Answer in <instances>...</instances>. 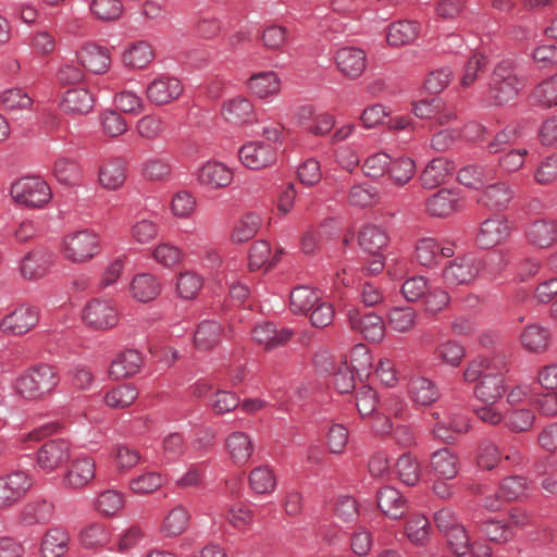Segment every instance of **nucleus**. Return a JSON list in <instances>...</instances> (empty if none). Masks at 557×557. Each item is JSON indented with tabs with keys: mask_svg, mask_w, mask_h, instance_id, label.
Masks as SVG:
<instances>
[{
	"mask_svg": "<svg viewBox=\"0 0 557 557\" xmlns=\"http://www.w3.org/2000/svg\"><path fill=\"white\" fill-rule=\"evenodd\" d=\"M59 384V375L51 364L40 363L29 368L15 381L16 393L27 399L37 400L50 394Z\"/></svg>",
	"mask_w": 557,
	"mask_h": 557,
	"instance_id": "f257e3e1",
	"label": "nucleus"
},
{
	"mask_svg": "<svg viewBox=\"0 0 557 557\" xmlns=\"http://www.w3.org/2000/svg\"><path fill=\"white\" fill-rule=\"evenodd\" d=\"M522 86L523 78L517 63L510 59L503 60L492 73L488 85L490 98L494 104H505L518 96Z\"/></svg>",
	"mask_w": 557,
	"mask_h": 557,
	"instance_id": "f03ea898",
	"label": "nucleus"
},
{
	"mask_svg": "<svg viewBox=\"0 0 557 557\" xmlns=\"http://www.w3.org/2000/svg\"><path fill=\"white\" fill-rule=\"evenodd\" d=\"M62 251L73 263L87 262L100 251L99 235L90 228L70 232L62 239Z\"/></svg>",
	"mask_w": 557,
	"mask_h": 557,
	"instance_id": "7ed1b4c3",
	"label": "nucleus"
},
{
	"mask_svg": "<svg viewBox=\"0 0 557 557\" xmlns=\"http://www.w3.org/2000/svg\"><path fill=\"white\" fill-rule=\"evenodd\" d=\"M484 264L482 259L471 253L458 256L444 268L443 282L448 287L469 285L483 271Z\"/></svg>",
	"mask_w": 557,
	"mask_h": 557,
	"instance_id": "20e7f679",
	"label": "nucleus"
},
{
	"mask_svg": "<svg viewBox=\"0 0 557 557\" xmlns=\"http://www.w3.org/2000/svg\"><path fill=\"white\" fill-rule=\"evenodd\" d=\"M10 194L14 201L28 208H41L52 197L49 185L37 176L20 178L12 184Z\"/></svg>",
	"mask_w": 557,
	"mask_h": 557,
	"instance_id": "39448f33",
	"label": "nucleus"
},
{
	"mask_svg": "<svg viewBox=\"0 0 557 557\" xmlns=\"http://www.w3.org/2000/svg\"><path fill=\"white\" fill-rule=\"evenodd\" d=\"M33 486L27 471L14 470L0 476V510L21 502Z\"/></svg>",
	"mask_w": 557,
	"mask_h": 557,
	"instance_id": "423d86ee",
	"label": "nucleus"
},
{
	"mask_svg": "<svg viewBox=\"0 0 557 557\" xmlns=\"http://www.w3.org/2000/svg\"><path fill=\"white\" fill-rule=\"evenodd\" d=\"M71 456V443L63 438H54L38 448L36 463L44 472L51 473L67 463Z\"/></svg>",
	"mask_w": 557,
	"mask_h": 557,
	"instance_id": "0eeeda50",
	"label": "nucleus"
},
{
	"mask_svg": "<svg viewBox=\"0 0 557 557\" xmlns=\"http://www.w3.org/2000/svg\"><path fill=\"white\" fill-rule=\"evenodd\" d=\"M194 177L201 187L209 190H219L232 184L234 172L221 161L208 160L195 170Z\"/></svg>",
	"mask_w": 557,
	"mask_h": 557,
	"instance_id": "6e6552de",
	"label": "nucleus"
},
{
	"mask_svg": "<svg viewBox=\"0 0 557 557\" xmlns=\"http://www.w3.org/2000/svg\"><path fill=\"white\" fill-rule=\"evenodd\" d=\"M39 321L37 308L21 305L0 320V331L10 336H22L34 329Z\"/></svg>",
	"mask_w": 557,
	"mask_h": 557,
	"instance_id": "1a4fd4ad",
	"label": "nucleus"
},
{
	"mask_svg": "<svg viewBox=\"0 0 557 557\" xmlns=\"http://www.w3.org/2000/svg\"><path fill=\"white\" fill-rule=\"evenodd\" d=\"M242 164L250 170H261L272 165L277 158L276 148L267 141L253 140L244 144L238 150Z\"/></svg>",
	"mask_w": 557,
	"mask_h": 557,
	"instance_id": "9d476101",
	"label": "nucleus"
},
{
	"mask_svg": "<svg viewBox=\"0 0 557 557\" xmlns=\"http://www.w3.org/2000/svg\"><path fill=\"white\" fill-rule=\"evenodd\" d=\"M84 322L95 330H109L117 325L119 313L116 308L106 300L92 299L83 311Z\"/></svg>",
	"mask_w": 557,
	"mask_h": 557,
	"instance_id": "9b49d317",
	"label": "nucleus"
},
{
	"mask_svg": "<svg viewBox=\"0 0 557 557\" xmlns=\"http://www.w3.org/2000/svg\"><path fill=\"white\" fill-rule=\"evenodd\" d=\"M96 476V461L92 457L82 455L72 460L63 474L62 484L70 490L86 487Z\"/></svg>",
	"mask_w": 557,
	"mask_h": 557,
	"instance_id": "f8f14e48",
	"label": "nucleus"
},
{
	"mask_svg": "<svg viewBox=\"0 0 557 557\" xmlns=\"http://www.w3.org/2000/svg\"><path fill=\"white\" fill-rule=\"evenodd\" d=\"M511 234V225L504 215H495L484 220L476 235L481 248H492L506 242Z\"/></svg>",
	"mask_w": 557,
	"mask_h": 557,
	"instance_id": "ddd939ff",
	"label": "nucleus"
},
{
	"mask_svg": "<svg viewBox=\"0 0 557 557\" xmlns=\"http://www.w3.org/2000/svg\"><path fill=\"white\" fill-rule=\"evenodd\" d=\"M183 90V84L178 78L160 75L147 85L146 96L153 104L163 106L176 100Z\"/></svg>",
	"mask_w": 557,
	"mask_h": 557,
	"instance_id": "4468645a",
	"label": "nucleus"
},
{
	"mask_svg": "<svg viewBox=\"0 0 557 557\" xmlns=\"http://www.w3.org/2000/svg\"><path fill=\"white\" fill-rule=\"evenodd\" d=\"M348 320L351 329L363 335L371 342H380L385 334V323L379 314L374 312L362 313L357 309L348 310Z\"/></svg>",
	"mask_w": 557,
	"mask_h": 557,
	"instance_id": "2eb2a0df",
	"label": "nucleus"
},
{
	"mask_svg": "<svg viewBox=\"0 0 557 557\" xmlns=\"http://www.w3.org/2000/svg\"><path fill=\"white\" fill-rule=\"evenodd\" d=\"M335 63L344 76L355 79L367 69V53L358 47H343L335 53Z\"/></svg>",
	"mask_w": 557,
	"mask_h": 557,
	"instance_id": "dca6fc26",
	"label": "nucleus"
},
{
	"mask_svg": "<svg viewBox=\"0 0 557 557\" xmlns=\"http://www.w3.org/2000/svg\"><path fill=\"white\" fill-rule=\"evenodd\" d=\"M52 265V256L45 250H32L20 261L18 271L21 276L27 281L44 278Z\"/></svg>",
	"mask_w": 557,
	"mask_h": 557,
	"instance_id": "f3484780",
	"label": "nucleus"
},
{
	"mask_svg": "<svg viewBox=\"0 0 557 557\" xmlns=\"http://www.w3.org/2000/svg\"><path fill=\"white\" fill-rule=\"evenodd\" d=\"M455 251L451 246H444L435 238L424 237L416 246V259L425 268H434L443 258H451Z\"/></svg>",
	"mask_w": 557,
	"mask_h": 557,
	"instance_id": "a211bd4d",
	"label": "nucleus"
},
{
	"mask_svg": "<svg viewBox=\"0 0 557 557\" xmlns=\"http://www.w3.org/2000/svg\"><path fill=\"white\" fill-rule=\"evenodd\" d=\"M252 338L264 349L271 350L281 347L289 342L294 332L290 329H276L272 322H261L253 326Z\"/></svg>",
	"mask_w": 557,
	"mask_h": 557,
	"instance_id": "6ab92c4d",
	"label": "nucleus"
},
{
	"mask_svg": "<svg viewBox=\"0 0 557 557\" xmlns=\"http://www.w3.org/2000/svg\"><path fill=\"white\" fill-rule=\"evenodd\" d=\"M247 89L259 99L271 100L281 91L282 82L275 71H264L252 74L247 83Z\"/></svg>",
	"mask_w": 557,
	"mask_h": 557,
	"instance_id": "aec40b11",
	"label": "nucleus"
},
{
	"mask_svg": "<svg viewBox=\"0 0 557 557\" xmlns=\"http://www.w3.org/2000/svg\"><path fill=\"white\" fill-rule=\"evenodd\" d=\"M224 447L232 461L237 466L248 463L255 451V445L250 434L244 431L230 433L225 437Z\"/></svg>",
	"mask_w": 557,
	"mask_h": 557,
	"instance_id": "412c9836",
	"label": "nucleus"
},
{
	"mask_svg": "<svg viewBox=\"0 0 557 557\" xmlns=\"http://www.w3.org/2000/svg\"><path fill=\"white\" fill-rule=\"evenodd\" d=\"M463 206L460 195L451 189L442 188L426 200V209L433 216L445 218L461 210Z\"/></svg>",
	"mask_w": 557,
	"mask_h": 557,
	"instance_id": "4be33fe9",
	"label": "nucleus"
},
{
	"mask_svg": "<svg viewBox=\"0 0 557 557\" xmlns=\"http://www.w3.org/2000/svg\"><path fill=\"white\" fill-rule=\"evenodd\" d=\"M75 55L81 66L91 73L101 74L110 67L108 50L96 44L84 45Z\"/></svg>",
	"mask_w": 557,
	"mask_h": 557,
	"instance_id": "5701e85b",
	"label": "nucleus"
},
{
	"mask_svg": "<svg viewBox=\"0 0 557 557\" xmlns=\"http://www.w3.org/2000/svg\"><path fill=\"white\" fill-rule=\"evenodd\" d=\"M70 533L60 525L49 528L40 541L41 557H63L70 548Z\"/></svg>",
	"mask_w": 557,
	"mask_h": 557,
	"instance_id": "b1692460",
	"label": "nucleus"
},
{
	"mask_svg": "<svg viewBox=\"0 0 557 557\" xmlns=\"http://www.w3.org/2000/svg\"><path fill=\"white\" fill-rule=\"evenodd\" d=\"M143 356L136 349H126L117 354L112 360L109 375L112 380H122L133 376L143 367Z\"/></svg>",
	"mask_w": 557,
	"mask_h": 557,
	"instance_id": "393cba45",
	"label": "nucleus"
},
{
	"mask_svg": "<svg viewBox=\"0 0 557 557\" xmlns=\"http://www.w3.org/2000/svg\"><path fill=\"white\" fill-rule=\"evenodd\" d=\"M94 106V95L83 87L66 90L60 101L61 110L74 115L88 114L92 110Z\"/></svg>",
	"mask_w": 557,
	"mask_h": 557,
	"instance_id": "a878e982",
	"label": "nucleus"
},
{
	"mask_svg": "<svg viewBox=\"0 0 557 557\" xmlns=\"http://www.w3.org/2000/svg\"><path fill=\"white\" fill-rule=\"evenodd\" d=\"M454 166L445 158L438 157L432 159L420 173L419 181L423 188L434 189L445 184L453 174Z\"/></svg>",
	"mask_w": 557,
	"mask_h": 557,
	"instance_id": "bb28decb",
	"label": "nucleus"
},
{
	"mask_svg": "<svg viewBox=\"0 0 557 557\" xmlns=\"http://www.w3.org/2000/svg\"><path fill=\"white\" fill-rule=\"evenodd\" d=\"M505 371H494L484 375V377L474 387L475 398L483 403H497L506 393L505 380L503 373Z\"/></svg>",
	"mask_w": 557,
	"mask_h": 557,
	"instance_id": "cd10ccee",
	"label": "nucleus"
},
{
	"mask_svg": "<svg viewBox=\"0 0 557 557\" xmlns=\"http://www.w3.org/2000/svg\"><path fill=\"white\" fill-rule=\"evenodd\" d=\"M528 242L545 249L557 242V221L541 219L529 225L525 232Z\"/></svg>",
	"mask_w": 557,
	"mask_h": 557,
	"instance_id": "c85d7f7f",
	"label": "nucleus"
},
{
	"mask_svg": "<svg viewBox=\"0 0 557 557\" xmlns=\"http://www.w3.org/2000/svg\"><path fill=\"white\" fill-rule=\"evenodd\" d=\"M432 472L444 480H453L459 472V458L449 448L435 450L430 458Z\"/></svg>",
	"mask_w": 557,
	"mask_h": 557,
	"instance_id": "c756f323",
	"label": "nucleus"
},
{
	"mask_svg": "<svg viewBox=\"0 0 557 557\" xmlns=\"http://www.w3.org/2000/svg\"><path fill=\"white\" fill-rule=\"evenodd\" d=\"M376 500L381 511L393 519L401 518L407 508V502L401 493L389 485L379 490Z\"/></svg>",
	"mask_w": 557,
	"mask_h": 557,
	"instance_id": "7c9ffc66",
	"label": "nucleus"
},
{
	"mask_svg": "<svg viewBox=\"0 0 557 557\" xmlns=\"http://www.w3.org/2000/svg\"><path fill=\"white\" fill-rule=\"evenodd\" d=\"M507 371V361L503 356H495L491 359L476 358L469 362L463 371V380L467 383L481 381L484 375L494 371Z\"/></svg>",
	"mask_w": 557,
	"mask_h": 557,
	"instance_id": "2f4dec72",
	"label": "nucleus"
},
{
	"mask_svg": "<svg viewBox=\"0 0 557 557\" xmlns=\"http://www.w3.org/2000/svg\"><path fill=\"white\" fill-rule=\"evenodd\" d=\"M99 184L108 190H116L126 181V165L122 159H110L100 166L98 173Z\"/></svg>",
	"mask_w": 557,
	"mask_h": 557,
	"instance_id": "473e14b6",
	"label": "nucleus"
},
{
	"mask_svg": "<svg viewBox=\"0 0 557 557\" xmlns=\"http://www.w3.org/2000/svg\"><path fill=\"white\" fill-rule=\"evenodd\" d=\"M515 197L513 189L505 182L490 184L479 198L483 206L494 209H506Z\"/></svg>",
	"mask_w": 557,
	"mask_h": 557,
	"instance_id": "72a5a7b5",
	"label": "nucleus"
},
{
	"mask_svg": "<svg viewBox=\"0 0 557 557\" xmlns=\"http://www.w3.org/2000/svg\"><path fill=\"white\" fill-rule=\"evenodd\" d=\"M54 505L46 499H34L25 504L20 512V520L25 525L44 524L51 520Z\"/></svg>",
	"mask_w": 557,
	"mask_h": 557,
	"instance_id": "f704fd0d",
	"label": "nucleus"
},
{
	"mask_svg": "<svg viewBox=\"0 0 557 557\" xmlns=\"http://www.w3.org/2000/svg\"><path fill=\"white\" fill-rule=\"evenodd\" d=\"M536 414L533 409L527 407L508 408L505 410L504 426L513 433H525L533 429Z\"/></svg>",
	"mask_w": 557,
	"mask_h": 557,
	"instance_id": "c9c22d12",
	"label": "nucleus"
},
{
	"mask_svg": "<svg viewBox=\"0 0 557 557\" xmlns=\"http://www.w3.org/2000/svg\"><path fill=\"white\" fill-rule=\"evenodd\" d=\"M358 242L363 251L377 256L386 247L388 236L381 226L368 224L359 232Z\"/></svg>",
	"mask_w": 557,
	"mask_h": 557,
	"instance_id": "e433bc0d",
	"label": "nucleus"
},
{
	"mask_svg": "<svg viewBox=\"0 0 557 557\" xmlns=\"http://www.w3.org/2000/svg\"><path fill=\"white\" fill-rule=\"evenodd\" d=\"M420 25L414 21H398L388 26L386 40L389 46L399 47L416 40Z\"/></svg>",
	"mask_w": 557,
	"mask_h": 557,
	"instance_id": "4c0bfd02",
	"label": "nucleus"
},
{
	"mask_svg": "<svg viewBox=\"0 0 557 557\" xmlns=\"http://www.w3.org/2000/svg\"><path fill=\"white\" fill-rule=\"evenodd\" d=\"M190 513L183 505H176L164 517L161 531L168 537L183 534L189 524Z\"/></svg>",
	"mask_w": 557,
	"mask_h": 557,
	"instance_id": "58836bf2",
	"label": "nucleus"
},
{
	"mask_svg": "<svg viewBox=\"0 0 557 557\" xmlns=\"http://www.w3.org/2000/svg\"><path fill=\"white\" fill-rule=\"evenodd\" d=\"M319 300L318 290L310 286L301 285L290 292L289 306L295 314H308Z\"/></svg>",
	"mask_w": 557,
	"mask_h": 557,
	"instance_id": "ea45409f",
	"label": "nucleus"
},
{
	"mask_svg": "<svg viewBox=\"0 0 557 557\" xmlns=\"http://www.w3.org/2000/svg\"><path fill=\"white\" fill-rule=\"evenodd\" d=\"M416 170L417 166L413 159L401 156L391 159L387 174L393 185L404 187L412 180Z\"/></svg>",
	"mask_w": 557,
	"mask_h": 557,
	"instance_id": "a19ab883",
	"label": "nucleus"
},
{
	"mask_svg": "<svg viewBox=\"0 0 557 557\" xmlns=\"http://www.w3.org/2000/svg\"><path fill=\"white\" fill-rule=\"evenodd\" d=\"M418 313L409 306H397L387 313L388 326L397 333H408L417 325Z\"/></svg>",
	"mask_w": 557,
	"mask_h": 557,
	"instance_id": "79ce46f5",
	"label": "nucleus"
},
{
	"mask_svg": "<svg viewBox=\"0 0 557 557\" xmlns=\"http://www.w3.org/2000/svg\"><path fill=\"white\" fill-rule=\"evenodd\" d=\"M249 486L259 495L272 494L277 485L276 475L269 466H259L249 473Z\"/></svg>",
	"mask_w": 557,
	"mask_h": 557,
	"instance_id": "37998d69",
	"label": "nucleus"
},
{
	"mask_svg": "<svg viewBox=\"0 0 557 557\" xmlns=\"http://www.w3.org/2000/svg\"><path fill=\"white\" fill-rule=\"evenodd\" d=\"M222 114L228 123L243 124L249 121L252 114V104L247 98L238 96L224 102Z\"/></svg>",
	"mask_w": 557,
	"mask_h": 557,
	"instance_id": "c03bdc74",
	"label": "nucleus"
},
{
	"mask_svg": "<svg viewBox=\"0 0 557 557\" xmlns=\"http://www.w3.org/2000/svg\"><path fill=\"white\" fill-rule=\"evenodd\" d=\"M409 393L412 401L420 406H430L440 397L435 384L424 376L411 380Z\"/></svg>",
	"mask_w": 557,
	"mask_h": 557,
	"instance_id": "a18cd8bd",
	"label": "nucleus"
},
{
	"mask_svg": "<svg viewBox=\"0 0 557 557\" xmlns=\"http://www.w3.org/2000/svg\"><path fill=\"white\" fill-rule=\"evenodd\" d=\"M222 334V326L213 320H205L197 326L194 333V342L198 349L209 350L214 347Z\"/></svg>",
	"mask_w": 557,
	"mask_h": 557,
	"instance_id": "49530a36",
	"label": "nucleus"
},
{
	"mask_svg": "<svg viewBox=\"0 0 557 557\" xmlns=\"http://www.w3.org/2000/svg\"><path fill=\"white\" fill-rule=\"evenodd\" d=\"M133 297L143 302L154 299L160 293V284L157 278L148 273L136 275L131 283Z\"/></svg>",
	"mask_w": 557,
	"mask_h": 557,
	"instance_id": "de8ad7c7",
	"label": "nucleus"
},
{
	"mask_svg": "<svg viewBox=\"0 0 557 557\" xmlns=\"http://www.w3.org/2000/svg\"><path fill=\"white\" fill-rule=\"evenodd\" d=\"M473 523L486 535V537L496 543H506L513 539L515 533L510 524L498 520L480 521L473 517Z\"/></svg>",
	"mask_w": 557,
	"mask_h": 557,
	"instance_id": "09e8293b",
	"label": "nucleus"
},
{
	"mask_svg": "<svg viewBox=\"0 0 557 557\" xmlns=\"http://www.w3.org/2000/svg\"><path fill=\"white\" fill-rule=\"evenodd\" d=\"M165 483V476L161 472L147 471L129 480V490L139 495L150 494L159 490Z\"/></svg>",
	"mask_w": 557,
	"mask_h": 557,
	"instance_id": "8fccbe9b",
	"label": "nucleus"
},
{
	"mask_svg": "<svg viewBox=\"0 0 557 557\" xmlns=\"http://www.w3.org/2000/svg\"><path fill=\"white\" fill-rule=\"evenodd\" d=\"M111 539L108 528L99 522L86 525L79 534V542L85 548H97L106 546Z\"/></svg>",
	"mask_w": 557,
	"mask_h": 557,
	"instance_id": "3c124183",
	"label": "nucleus"
},
{
	"mask_svg": "<svg viewBox=\"0 0 557 557\" xmlns=\"http://www.w3.org/2000/svg\"><path fill=\"white\" fill-rule=\"evenodd\" d=\"M2 107L10 112L26 111L33 107L30 96L20 87L8 88L0 94Z\"/></svg>",
	"mask_w": 557,
	"mask_h": 557,
	"instance_id": "603ef678",
	"label": "nucleus"
},
{
	"mask_svg": "<svg viewBox=\"0 0 557 557\" xmlns=\"http://www.w3.org/2000/svg\"><path fill=\"white\" fill-rule=\"evenodd\" d=\"M530 483L525 476L509 475L499 484L500 496L508 500H518L528 496Z\"/></svg>",
	"mask_w": 557,
	"mask_h": 557,
	"instance_id": "864d4df0",
	"label": "nucleus"
},
{
	"mask_svg": "<svg viewBox=\"0 0 557 557\" xmlns=\"http://www.w3.org/2000/svg\"><path fill=\"white\" fill-rule=\"evenodd\" d=\"M548 330L537 324H531L522 332L521 343L529 351L542 352L548 347Z\"/></svg>",
	"mask_w": 557,
	"mask_h": 557,
	"instance_id": "5fc2aeb1",
	"label": "nucleus"
},
{
	"mask_svg": "<svg viewBox=\"0 0 557 557\" xmlns=\"http://www.w3.org/2000/svg\"><path fill=\"white\" fill-rule=\"evenodd\" d=\"M531 99L534 104L544 108L557 106V74L541 82L534 88Z\"/></svg>",
	"mask_w": 557,
	"mask_h": 557,
	"instance_id": "6e6d98bb",
	"label": "nucleus"
},
{
	"mask_svg": "<svg viewBox=\"0 0 557 557\" xmlns=\"http://www.w3.org/2000/svg\"><path fill=\"white\" fill-rule=\"evenodd\" d=\"M152 57L150 45L145 41H138L124 51L122 59L126 66L143 69L151 62Z\"/></svg>",
	"mask_w": 557,
	"mask_h": 557,
	"instance_id": "4d7b16f0",
	"label": "nucleus"
},
{
	"mask_svg": "<svg viewBox=\"0 0 557 557\" xmlns=\"http://www.w3.org/2000/svg\"><path fill=\"white\" fill-rule=\"evenodd\" d=\"M380 193L376 187L369 184L352 185L347 195L350 206L358 208L370 207L379 201Z\"/></svg>",
	"mask_w": 557,
	"mask_h": 557,
	"instance_id": "13d9d810",
	"label": "nucleus"
},
{
	"mask_svg": "<svg viewBox=\"0 0 557 557\" xmlns=\"http://www.w3.org/2000/svg\"><path fill=\"white\" fill-rule=\"evenodd\" d=\"M151 257L161 267L171 269L183 261L184 252L180 247L164 242L153 248Z\"/></svg>",
	"mask_w": 557,
	"mask_h": 557,
	"instance_id": "bf43d9fd",
	"label": "nucleus"
},
{
	"mask_svg": "<svg viewBox=\"0 0 557 557\" xmlns=\"http://www.w3.org/2000/svg\"><path fill=\"white\" fill-rule=\"evenodd\" d=\"M138 397L137 389L131 384L119 385L104 396L107 406L113 409H123L131 406Z\"/></svg>",
	"mask_w": 557,
	"mask_h": 557,
	"instance_id": "052dcab7",
	"label": "nucleus"
},
{
	"mask_svg": "<svg viewBox=\"0 0 557 557\" xmlns=\"http://www.w3.org/2000/svg\"><path fill=\"white\" fill-rule=\"evenodd\" d=\"M503 461V453L499 446L492 441H483L478 449L476 463L483 470H494Z\"/></svg>",
	"mask_w": 557,
	"mask_h": 557,
	"instance_id": "680f3d73",
	"label": "nucleus"
},
{
	"mask_svg": "<svg viewBox=\"0 0 557 557\" xmlns=\"http://www.w3.org/2000/svg\"><path fill=\"white\" fill-rule=\"evenodd\" d=\"M124 506L122 493L116 490H106L101 492L95 502L96 510L106 517L116 515Z\"/></svg>",
	"mask_w": 557,
	"mask_h": 557,
	"instance_id": "e2e57ef3",
	"label": "nucleus"
},
{
	"mask_svg": "<svg viewBox=\"0 0 557 557\" xmlns=\"http://www.w3.org/2000/svg\"><path fill=\"white\" fill-rule=\"evenodd\" d=\"M534 181L542 185L548 186L557 182V152L550 153L543 158L534 170Z\"/></svg>",
	"mask_w": 557,
	"mask_h": 557,
	"instance_id": "0e129e2a",
	"label": "nucleus"
},
{
	"mask_svg": "<svg viewBox=\"0 0 557 557\" xmlns=\"http://www.w3.org/2000/svg\"><path fill=\"white\" fill-rule=\"evenodd\" d=\"M396 471L400 481L407 485L413 486L420 480V465L409 454H404L398 458Z\"/></svg>",
	"mask_w": 557,
	"mask_h": 557,
	"instance_id": "69168bd1",
	"label": "nucleus"
},
{
	"mask_svg": "<svg viewBox=\"0 0 557 557\" xmlns=\"http://www.w3.org/2000/svg\"><path fill=\"white\" fill-rule=\"evenodd\" d=\"M225 519L232 527L244 530L253 523L255 513L248 505L234 504L226 509Z\"/></svg>",
	"mask_w": 557,
	"mask_h": 557,
	"instance_id": "338daca9",
	"label": "nucleus"
},
{
	"mask_svg": "<svg viewBox=\"0 0 557 557\" xmlns=\"http://www.w3.org/2000/svg\"><path fill=\"white\" fill-rule=\"evenodd\" d=\"M430 532V521L423 515H417L407 521L406 534L416 545H423L429 539Z\"/></svg>",
	"mask_w": 557,
	"mask_h": 557,
	"instance_id": "774afa93",
	"label": "nucleus"
}]
</instances>
